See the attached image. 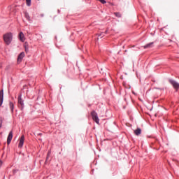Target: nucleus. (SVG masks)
Wrapping results in <instances>:
<instances>
[{"mask_svg":"<svg viewBox=\"0 0 179 179\" xmlns=\"http://www.w3.org/2000/svg\"><path fill=\"white\" fill-rule=\"evenodd\" d=\"M3 40L8 45L12 42V33H7L3 35Z\"/></svg>","mask_w":179,"mask_h":179,"instance_id":"1","label":"nucleus"},{"mask_svg":"<svg viewBox=\"0 0 179 179\" xmlns=\"http://www.w3.org/2000/svg\"><path fill=\"white\" fill-rule=\"evenodd\" d=\"M169 83L171 84V85L173 86V89H175V90H176V92H178L179 90V83L178 82L174 80H171L170 79L169 80Z\"/></svg>","mask_w":179,"mask_h":179,"instance_id":"2","label":"nucleus"},{"mask_svg":"<svg viewBox=\"0 0 179 179\" xmlns=\"http://www.w3.org/2000/svg\"><path fill=\"white\" fill-rule=\"evenodd\" d=\"M17 101H18L19 107H20V108L23 109V107H24V103L23 101V99H22V95L20 94L18 96Z\"/></svg>","mask_w":179,"mask_h":179,"instance_id":"3","label":"nucleus"},{"mask_svg":"<svg viewBox=\"0 0 179 179\" xmlns=\"http://www.w3.org/2000/svg\"><path fill=\"white\" fill-rule=\"evenodd\" d=\"M91 115L92 117V119L95 121V122L96 124H99V116H97V113H96V111H92L91 113Z\"/></svg>","mask_w":179,"mask_h":179,"instance_id":"4","label":"nucleus"},{"mask_svg":"<svg viewBox=\"0 0 179 179\" xmlns=\"http://www.w3.org/2000/svg\"><path fill=\"white\" fill-rule=\"evenodd\" d=\"M13 138V132L10 131L8 138H7V145H10V142H12V139Z\"/></svg>","mask_w":179,"mask_h":179,"instance_id":"5","label":"nucleus"},{"mask_svg":"<svg viewBox=\"0 0 179 179\" xmlns=\"http://www.w3.org/2000/svg\"><path fill=\"white\" fill-rule=\"evenodd\" d=\"M24 143V135H22L20 138V143L18 144V148H23Z\"/></svg>","mask_w":179,"mask_h":179,"instance_id":"6","label":"nucleus"},{"mask_svg":"<svg viewBox=\"0 0 179 179\" xmlns=\"http://www.w3.org/2000/svg\"><path fill=\"white\" fill-rule=\"evenodd\" d=\"M23 58H24V52H21L17 57V63L20 64L22 62V59H23Z\"/></svg>","mask_w":179,"mask_h":179,"instance_id":"7","label":"nucleus"},{"mask_svg":"<svg viewBox=\"0 0 179 179\" xmlns=\"http://www.w3.org/2000/svg\"><path fill=\"white\" fill-rule=\"evenodd\" d=\"M3 103V90L0 91V107Z\"/></svg>","mask_w":179,"mask_h":179,"instance_id":"8","label":"nucleus"},{"mask_svg":"<svg viewBox=\"0 0 179 179\" xmlns=\"http://www.w3.org/2000/svg\"><path fill=\"white\" fill-rule=\"evenodd\" d=\"M19 37H20V41H22V43L24 42V34H23V32H20L19 34Z\"/></svg>","mask_w":179,"mask_h":179,"instance_id":"9","label":"nucleus"},{"mask_svg":"<svg viewBox=\"0 0 179 179\" xmlns=\"http://www.w3.org/2000/svg\"><path fill=\"white\" fill-rule=\"evenodd\" d=\"M134 134L135 135L138 136V135H141V134H142V129L138 128L137 129L134 130Z\"/></svg>","mask_w":179,"mask_h":179,"instance_id":"10","label":"nucleus"},{"mask_svg":"<svg viewBox=\"0 0 179 179\" xmlns=\"http://www.w3.org/2000/svg\"><path fill=\"white\" fill-rule=\"evenodd\" d=\"M153 47V42H151L144 46V48H152Z\"/></svg>","mask_w":179,"mask_h":179,"instance_id":"11","label":"nucleus"},{"mask_svg":"<svg viewBox=\"0 0 179 179\" xmlns=\"http://www.w3.org/2000/svg\"><path fill=\"white\" fill-rule=\"evenodd\" d=\"M9 106H10V108L11 110V113H13V110L15 108V104H13V103H12V102H10L9 103Z\"/></svg>","mask_w":179,"mask_h":179,"instance_id":"12","label":"nucleus"},{"mask_svg":"<svg viewBox=\"0 0 179 179\" xmlns=\"http://www.w3.org/2000/svg\"><path fill=\"white\" fill-rule=\"evenodd\" d=\"M24 47H25V51L26 52H27V51H29V44L27 43V42H25Z\"/></svg>","mask_w":179,"mask_h":179,"instance_id":"13","label":"nucleus"},{"mask_svg":"<svg viewBox=\"0 0 179 179\" xmlns=\"http://www.w3.org/2000/svg\"><path fill=\"white\" fill-rule=\"evenodd\" d=\"M24 16H25L26 19H27V20H30V16L29 15V13H25Z\"/></svg>","mask_w":179,"mask_h":179,"instance_id":"14","label":"nucleus"},{"mask_svg":"<svg viewBox=\"0 0 179 179\" xmlns=\"http://www.w3.org/2000/svg\"><path fill=\"white\" fill-rule=\"evenodd\" d=\"M114 15L116 17H121V13H114Z\"/></svg>","mask_w":179,"mask_h":179,"instance_id":"15","label":"nucleus"},{"mask_svg":"<svg viewBox=\"0 0 179 179\" xmlns=\"http://www.w3.org/2000/svg\"><path fill=\"white\" fill-rule=\"evenodd\" d=\"M27 6H30L31 3V0H26Z\"/></svg>","mask_w":179,"mask_h":179,"instance_id":"16","label":"nucleus"},{"mask_svg":"<svg viewBox=\"0 0 179 179\" xmlns=\"http://www.w3.org/2000/svg\"><path fill=\"white\" fill-rule=\"evenodd\" d=\"M2 127V117H0V128Z\"/></svg>","mask_w":179,"mask_h":179,"instance_id":"17","label":"nucleus"},{"mask_svg":"<svg viewBox=\"0 0 179 179\" xmlns=\"http://www.w3.org/2000/svg\"><path fill=\"white\" fill-rule=\"evenodd\" d=\"M2 166V161L0 160V167Z\"/></svg>","mask_w":179,"mask_h":179,"instance_id":"18","label":"nucleus"},{"mask_svg":"<svg viewBox=\"0 0 179 179\" xmlns=\"http://www.w3.org/2000/svg\"><path fill=\"white\" fill-rule=\"evenodd\" d=\"M48 156H50V152L48 153Z\"/></svg>","mask_w":179,"mask_h":179,"instance_id":"19","label":"nucleus"},{"mask_svg":"<svg viewBox=\"0 0 179 179\" xmlns=\"http://www.w3.org/2000/svg\"><path fill=\"white\" fill-rule=\"evenodd\" d=\"M13 173H16V171H13Z\"/></svg>","mask_w":179,"mask_h":179,"instance_id":"20","label":"nucleus"},{"mask_svg":"<svg viewBox=\"0 0 179 179\" xmlns=\"http://www.w3.org/2000/svg\"><path fill=\"white\" fill-rule=\"evenodd\" d=\"M106 34L107 33V31H106V32H105Z\"/></svg>","mask_w":179,"mask_h":179,"instance_id":"21","label":"nucleus"},{"mask_svg":"<svg viewBox=\"0 0 179 179\" xmlns=\"http://www.w3.org/2000/svg\"><path fill=\"white\" fill-rule=\"evenodd\" d=\"M38 135H41V134H39Z\"/></svg>","mask_w":179,"mask_h":179,"instance_id":"22","label":"nucleus"}]
</instances>
